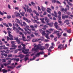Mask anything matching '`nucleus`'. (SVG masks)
I'll list each match as a JSON object with an SVG mask.
<instances>
[{"label":"nucleus","mask_w":73,"mask_h":73,"mask_svg":"<svg viewBox=\"0 0 73 73\" xmlns=\"http://www.w3.org/2000/svg\"><path fill=\"white\" fill-rule=\"evenodd\" d=\"M54 26L56 29L61 31V33H59L60 32L59 31H55L54 32V33L56 34V36H58V38H59L61 36H62V34L63 33V31H62V29H60V27L58 26V23L57 22H55Z\"/></svg>","instance_id":"obj_1"},{"label":"nucleus","mask_w":73,"mask_h":73,"mask_svg":"<svg viewBox=\"0 0 73 73\" xmlns=\"http://www.w3.org/2000/svg\"><path fill=\"white\" fill-rule=\"evenodd\" d=\"M21 45L23 46V48H22V52H23L25 54H27L28 53V52H26L25 51H28L29 50V49H25V45L23 44V43L21 44Z\"/></svg>","instance_id":"obj_2"},{"label":"nucleus","mask_w":73,"mask_h":73,"mask_svg":"<svg viewBox=\"0 0 73 73\" xmlns=\"http://www.w3.org/2000/svg\"><path fill=\"white\" fill-rule=\"evenodd\" d=\"M37 46H38V48L39 49V50H43L44 49H46L44 46L41 45V44H38Z\"/></svg>","instance_id":"obj_3"},{"label":"nucleus","mask_w":73,"mask_h":73,"mask_svg":"<svg viewBox=\"0 0 73 73\" xmlns=\"http://www.w3.org/2000/svg\"><path fill=\"white\" fill-rule=\"evenodd\" d=\"M25 7L27 8V11L28 12H29V13H31L32 12V9H31V8H30L29 9V7L28 5H25Z\"/></svg>","instance_id":"obj_4"},{"label":"nucleus","mask_w":73,"mask_h":73,"mask_svg":"<svg viewBox=\"0 0 73 73\" xmlns=\"http://www.w3.org/2000/svg\"><path fill=\"white\" fill-rule=\"evenodd\" d=\"M44 54V52L42 51H41L38 53L37 54H36V56L38 57L40 56V55H42Z\"/></svg>","instance_id":"obj_5"},{"label":"nucleus","mask_w":73,"mask_h":73,"mask_svg":"<svg viewBox=\"0 0 73 73\" xmlns=\"http://www.w3.org/2000/svg\"><path fill=\"white\" fill-rule=\"evenodd\" d=\"M15 40H16V42L18 44H20L21 43H22V42H21L20 40L19 39H18V37H17V38H15Z\"/></svg>","instance_id":"obj_6"},{"label":"nucleus","mask_w":73,"mask_h":73,"mask_svg":"<svg viewBox=\"0 0 73 73\" xmlns=\"http://www.w3.org/2000/svg\"><path fill=\"white\" fill-rule=\"evenodd\" d=\"M39 31H40L41 33L42 34V36H44L46 35V33H45V31H43L40 29H39Z\"/></svg>","instance_id":"obj_7"},{"label":"nucleus","mask_w":73,"mask_h":73,"mask_svg":"<svg viewBox=\"0 0 73 73\" xmlns=\"http://www.w3.org/2000/svg\"><path fill=\"white\" fill-rule=\"evenodd\" d=\"M69 9H70L69 6V5H66V8H65V9H64V11L65 12H66L67 11V10H69Z\"/></svg>","instance_id":"obj_8"},{"label":"nucleus","mask_w":73,"mask_h":73,"mask_svg":"<svg viewBox=\"0 0 73 73\" xmlns=\"http://www.w3.org/2000/svg\"><path fill=\"white\" fill-rule=\"evenodd\" d=\"M9 37L8 36H7V40L8 41L9 40H13V36H9Z\"/></svg>","instance_id":"obj_9"},{"label":"nucleus","mask_w":73,"mask_h":73,"mask_svg":"<svg viewBox=\"0 0 73 73\" xmlns=\"http://www.w3.org/2000/svg\"><path fill=\"white\" fill-rule=\"evenodd\" d=\"M64 47V44H63L62 45V44H60L58 46V48H59L60 50L62 49V48Z\"/></svg>","instance_id":"obj_10"},{"label":"nucleus","mask_w":73,"mask_h":73,"mask_svg":"<svg viewBox=\"0 0 73 73\" xmlns=\"http://www.w3.org/2000/svg\"><path fill=\"white\" fill-rule=\"evenodd\" d=\"M10 51V50H7V51H6L4 50L3 51L1 50L0 51V52H2V53H3L4 52H5V53H6L8 54L9 53Z\"/></svg>","instance_id":"obj_11"},{"label":"nucleus","mask_w":73,"mask_h":73,"mask_svg":"<svg viewBox=\"0 0 73 73\" xmlns=\"http://www.w3.org/2000/svg\"><path fill=\"white\" fill-rule=\"evenodd\" d=\"M23 20H24L25 21H26V22H28V23H29L31 22V21H30L28 20V19L27 18H26L25 17H23Z\"/></svg>","instance_id":"obj_12"},{"label":"nucleus","mask_w":73,"mask_h":73,"mask_svg":"<svg viewBox=\"0 0 73 73\" xmlns=\"http://www.w3.org/2000/svg\"><path fill=\"white\" fill-rule=\"evenodd\" d=\"M46 24L48 25L50 27H52L54 25V23H47Z\"/></svg>","instance_id":"obj_13"},{"label":"nucleus","mask_w":73,"mask_h":73,"mask_svg":"<svg viewBox=\"0 0 73 73\" xmlns=\"http://www.w3.org/2000/svg\"><path fill=\"white\" fill-rule=\"evenodd\" d=\"M31 21H33V22L34 23H35L36 22V23H37V24L40 23V22H37V20H36L35 19L34 20H34L33 19H31Z\"/></svg>","instance_id":"obj_14"},{"label":"nucleus","mask_w":73,"mask_h":73,"mask_svg":"<svg viewBox=\"0 0 73 73\" xmlns=\"http://www.w3.org/2000/svg\"><path fill=\"white\" fill-rule=\"evenodd\" d=\"M14 48H10V49L11 50H13V49H15L16 48V47H17V46H15V44H13L12 46Z\"/></svg>","instance_id":"obj_15"},{"label":"nucleus","mask_w":73,"mask_h":73,"mask_svg":"<svg viewBox=\"0 0 73 73\" xmlns=\"http://www.w3.org/2000/svg\"><path fill=\"white\" fill-rule=\"evenodd\" d=\"M33 12H34V13L35 14H36V16H37V17H38L39 16V14L38 13H37V12L36 11L34 10L33 11Z\"/></svg>","instance_id":"obj_16"},{"label":"nucleus","mask_w":73,"mask_h":73,"mask_svg":"<svg viewBox=\"0 0 73 73\" xmlns=\"http://www.w3.org/2000/svg\"><path fill=\"white\" fill-rule=\"evenodd\" d=\"M49 45L48 44H45L44 46V48L46 49H47L49 48Z\"/></svg>","instance_id":"obj_17"},{"label":"nucleus","mask_w":73,"mask_h":73,"mask_svg":"<svg viewBox=\"0 0 73 73\" xmlns=\"http://www.w3.org/2000/svg\"><path fill=\"white\" fill-rule=\"evenodd\" d=\"M37 50H39V49L38 48V47L37 46V47L36 48H32V50L33 51H34L35 52H36L37 51Z\"/></svg>","instance_id":"obj_18"},{"label":"nucleus","mask_w":73,"mask_h":73,"mask_svg":"<svg viewBox=\"0 0 73 73\" xmlns=\"http://www.w3.org/2000/svg\"><path fill=\"white\" fill-rule=\"evenodd\" d=\"M23 24H22V23L21 22L20 23H19V24L21 25V26H23L24 25H27V24L25 22H23Z\"/></svg>","instance_id":"obj_19"},{"label":"nucleus","mask_w":73,"mask_h":73,"mask_svg":"<svg viewBox=\"0 0 73 73\" xmlns=\"http://www.w3.org/2000/svg\"><path fill=\"white\" fill-rule=\"evenodd\" d=\"M19 34L20 35H22V38H25V37L24 36V34H23L22 32L21 33V32H20L19 33Z\"/></svg>","instance_id":"obj_20"},{"label":"nucleus","mask_w":73,"mask_h":73,"mask_svg":"<svg viewBox=\"0 0 73 73\" xmlns=\"http://www.w3.org/2000/svg\"><path fill=\"white\" fill-rule=\"evenodd\" d=\"M48 26H46V25H44L42 28V29L43 30H46V28H47Z\"/></svg>","instance_id":"obj_21"},{"label":"nucleus","mask_w":73,"mask_h":73,"mask_svg":"<svg viewBox=\"0 0 73 73\" xmlns=\"http://www.w3.org/2000/svg\"><path fill=\"white\" fill-rule=\"evenodd\" d=\"M69 21L68 20H66L64 21V23H66V24L67 25H69L70 23L69 22Z\"/></svg>","instance_id":"obj_22"},{"label":"nucleus","mask_w":73,"mask_h":73,"mask_svg":"<svg viewBox=\"0 0 73 73\" xmlns=\"http://www.w3.org/2000/svg\"><path fill=\"white\" fill-rule=\"evenodd\" d=\"M24 56V55H22L21 54H20V55H19L18 57H19L20 58H23Z\"/></svg>","instance_id":"obj_23"},{"label":"nucleus","mask_w":73,"mask_h":73,"mask_svg":"<svg viewBox=\"0 0 73 73\" xmlns=\"http://www.w3.org/2000/svg\"><path fill=\"white\" fill-rule=\"evenodd\" d=\"M1 54L2 56H4L5 57H7L8 56L7 54H4L3 53H1Z\"/></svg>","instance_id":"obj_24"},{"label":"nucleus","mask_w":73,"mask_h":73,"mask_svg":"<svg viewBox=\"0 0 73 73\" xmlns=\"http://www.w3.org/2000/svg\"><path fill=\"white\" fill-rule=\"evenodd\" d=\"M38 10L40 11V12H39V13L41 14L42 13V12L41 11V9L38 6Z\"/></svg>","instance_id":"obj_25"},{"label":"nucleus","mask_w":73,"mask_h":73,"mask_svg":"<svg viewBox=\"0 0 73 73\" xmlns=\"http://www.w3.org/2000/svg\"><path fill=\"white\" fill-rule=\"evenodd\" d=\"M3 73H6L7 72V70H5V69L2 70Z\"/></svg>","instance_id":"obj_26"},{"label":"nucleus","mask_w":73,"mask_h":73,"mask_svg":"<svg viewBox=\"0 0 73 73\" xmlns=\"http://www.w3.org/2000/svg\"><path fill=\"white\" fill-rule=\"evenodd\" d=\"M26 28H27V29L29 31H30V32H31V29H29V26H28V25H27L26 26Z\"/></svg>","instance_id":"obj_27"},{"label":"nucleus","mask_w":73,"mask_h":73,"mask_svg":"<svg viewBox=\"0 0 73 73\" xmlns=\"http://www.w3.org/2000/svg\"><path fill=\"white\" fill-rule=\"evenodd\" d=\"M49 33H47L45 35V37L47 38V39H50L49 36H48V35H49Z\"/></svg>","instance_id":"obj_28"},{"label":"nucleus","mask_w":73,"mask_h":73,"mask_svg":"<svg viewBox=\"0 0 73 73\" xmlns=\"http://www.w3.org/2000/svg\"><path fill=\"white\" fill-rule=\"evenodd\" d=\"M67 32L68 33H71V30L69 29L68 30H67Z\"/></svg>","instance_id":"obj_29"},{"label":"nucleus","mask_w":73,"mask_h":73,"mask_svg":"<svg viewBox=\"0 0 73 73\" xmlns=\"http://www.w3.org/2000/svg\"><path fill=\"white\" fill-rule=\"evenodd\" d=\"M40 20L42 22V23H44L45 22L44 21V18H40Z\"/></svg>","instance_id":"obj_30"},{"label":"nucleus","mask_w":73,"mask_h":73,"mask_svg":"<svg viewBox=\"0 0 73 73\" xmlns=\"http://www.w3.org/2000/svg\"><path fill=\"white\" fill-rule=\"evenodd\" d=\"M16 16L17 17L19 16L20 18H21V17H22L21 16H20V13H17V15H16Z\"/></svg>","instance_id":"obj_31"},{"label":"nucleus","mask_w":73,"mask_h":73,"mask_svg":"<svg viewBox=\"0 0 73 73\" xmlns=\"http://www.w3.org/2000/svg\"><path fill=\"white\" fill-rule=\"evenodd\" d=\"M54 14H55L54 17H58L57 13H56V12L55 11H54Z\"/></svg>","instance_id":"obj_32"},{"label":"nucleus","mask_w":73,"mask_h":73,"mask_svg":"<svg viewBox=\"0 0 73 73\" xmlns=\"http://www.w3.org/2000/svg\"><path fill=\"white\" fill-rule=\"evenodd\" d=\"M8 34H9V36H12L11 34H10V33H11V32H10V31H8Z\"/></svg>","instance_id":"obj_33"},{"label":"nucleus","mask_w":73,"mask_h":73,"mask_svg":"<svg viewBox=\"0 0 73 73\" xmlns=\"http://www.w3.org/2000/svg\"><path fill=\"white\" fill-rule=\"evenodd\" d=\"M48 16L49 17V18L51 20L52 19V17H51V15H50V14H48Z\"/></svg>","instance_id":"obj_34"},{"label":"nucleus","mask_w":73,"mask_h":73,"mask_svg":"<svg viewBox=\"0 0 73 73\" xmlns=\"http://www.w3.org/2000/svg\"><path fill=\"white\" fill-rule=\"evenodd\" d=\"M35 58H36V57L35 56H34V57L32 59H30V61H32V60H35Z\"/></svg>","instance_id":"obj_35"},{"label":"nucleus","mask_w":73,"mask_h":73,"mask_svg":"<svg viewBox=\"0 0 73 73\" xmlns=\"http://www.w3.org/2000/svg\"><path fill=\"white\" fill-rule=\"evenodd\" d=\"M29 58V57H25L24 58V60L25 62H26V61H27Z\"/></svg>","instance_id":"obj_36"},{"label":"nucleus","mask_w":73,"mask_h":73,"mask_svg":"<svg viewBox=\"0 0 73 73\" xmlns=\"http://www.w3.org/2000/svg\"><path fill=\"white\" fill-rule=\"evenodd\" d=\"M67 3H68V5H69L70 6H72L73 5L71 3H70L69 2H68Z\"/></svg>","instance_id":"obj_37"},{"label":"nucleus","mask_w":73,"mask_h":73,"mask_svg":"<svg viewBox=\"0 0 73 73\" xmlns=\"http://www.w3.org/2000/svg\"><path fill=\"white\" fill-rule=\"evenodd\" d=\"M19 58H15V59H14V61H16L17 62H18L19 61Z\"/></svg>","instance_id":"obj_38"},{"label":"nucleus","mask_w":73,"mask_h":73,"mask_svg":"<svg viewBox=\"0 0 73 73\" xmlns=\"http://www.w3.org/2000/svg\"><path fill=\"white\" fill-rule=\"evenodd\" d=\"M58 20H61V15H59L58 16Z\"/></svg>","instance_id":"obj_39"},{"label":"nucleus","mask_w":73,"mask_h":73,"mask_svg":"<svg viewBox=\"0 0 73 73\" xmlns=\"http://www.w3.org/2000/svg\"><path fill=\"white\" fill-rule=\"evenodd\" d=\"M32 41L33 42H36V41H37V39H33L32 40Z\"/></svg>","instance_id":"obj_40"},{"label":"nucleus","mask_w":73,"mask_h":73,"mask_svg":"<svg viewBox=\"0 0 73 73\" xmlns=\"http://www.w3.org/2000/svg\"><path fill=\"white\" fill-rule=\"evenodd\" d=\"M22 66V65H19L18 66H17L16 67V69H18L21 67Z\"/></svg>","instance_id":"obj_41"},{"label":"nucleus","mask_w":73,"mask_h":73,"mask_svg":"<svg viewBox=\"0 0 73 73\" xmlns=\"http://www.w3.org/2000/svg\"><path fill=\"white\" fill-rule=\"evenodd\" d=\"M17 22V23H19V24H20V23H21V22L20 21L18 20V19H16Z\"/></svg>","instance_id":"obj_42"},{"label":"nucleus","mask_w":73,"mask_h":73,"mask_svg":"<svg viewBox=\"0 0 73 73\" xmlns=\"http://www.w3.org/2000/svg\"><path fill=\"white\" fill-rule=\"evenodd\" d=\"M41 9L42 11H44L45 10V8L42 7Z\"/></svg>","instance_id":"obj_43"},{"label":"nucleus","mask_w":73,"mask_h":73,"mask_svg":"<svg viewBox=\"0 0 73 73\" xmlns=\"http://www.w3.org/2000/svg\"><path fill=\"white\" fill-rule=\"evenodd\" d=\"M31 3L33 6H35V3H34L33 2H31Z\"/></svg>","instance_id":"obj_44"},{"label":"nucleus","mask_w":73,"mask_h":73,"mask_svg":"<svg viewBox=\"0 0 73 73\" xmlns=\"http://www.w3.org/2000/svg\"><path fill=\"white\" fill-rule=\"evenodd\" d=\"M24 39H25V38H23V41H28L29 40H29V39L28 40H25Z\"/></svg>","instance_id":"obj_45"},{"label":"nucleus","mask_w":73,"mask_h":73,"mask_svg":"<svg viewBox=\"0 0 73 73\" xmlns=\"http://www.w3.org/2000/svg\"><path fill=\"white\" fill-rule=\"evenodd\" d=\"M13 29L14 31H16V30H17V29H16L15 27H13Z\"/></svg>","instance_id":"obj_46"},{"label":"nucleus","mask_w":73,"mask_h":73,"mask_svg":"<svg viewBox=\"0 0 73 73\" xmlns=\"http://www.w3.org/2000/svg\"><path fill=\"white\" fill-rule=\"evenodd\" d=\"M12 56H13V55L11 54H9L8 56V57H12Z\"/></svg>","instance_id":"obj_47"},{"label":"nucleus","mask_w":73,"mask_h":73,"mask_svg":"<svg viewBox=\"0 0 73 73\" xmlns=\"http://www.w3.org/2000/svg\"><path fill=\"white\" fill-rule=\"evenodd\" d=\"M3 49L4 50L8 49V48L4 46L3 47Z\"/></svg>","instance_id":"obj_48"},{"label":"nucleus","mask_w":73,"mask_h":73,"mask_svg":"<svg viewBox=\"0 0 73 73\" xmlns=\"http://www.w3.org/2000/svg\"><path fill=\"white\" fill-rule=\"evenodd\" d=\"M52 3H55L56 2V0H52Z\"/></svg>","instance_id":"obj_49"},{"label":"nucleus","mask_w":73,"mask_h":73,"mask_svg":"<svg viewBox=\"0 0 73 73\" xmlns=\"http://www.w3.org/2000/svg\"><path fill=\"white\" fill-rule=\"evenodd\" d=\"M2 60H3V61H2L3 62H5L6 61L5 59H3Z\"/></svg>","instance_id":"obj_50"},{"label":"nucleus","mask_w":73,"mask_h":73,"mask_svg":"<svg viewBox=\"0 0 73 73\" xmlns=\"http://www.w3.org/2000/svg\"><path fill=\"white\" fill-rule=\"evenodd\" d=\"M50 37L53 38L54 37V36L52 35H50Z\"/></svg>","instance_id":"obj_51"},{"label":"nucleus","mask_w":73,"mask_h":73,"mask_svg":"<svg viewBox=\"0 0 73 73\" xmlns=\"http://www.w3.org/2000/svg\"><path fill=\"white\" fill-rule=\"evenodd\" d=\"M0 14L1 15H3L4 13H2L1 11H0Z\"/></svg>","instance_id":"obj_52"},{"label":"nucleus","mask_w":73,"mask_h":73,"mask_svg":"<svg viewBox=\"0 0 73 73\" xmlns=\"http://www.w3.org/2000/svg\"><path fill=\"white\" fill-rule=\"evenodd\" d=\"M9 62L7 64H10L11 63V60H9L8 61Z\"/></svg>","instance_id":"obj_53"},{"label":"nucleus","mask_w":73,"mask_h":73,"mask_svg":"<svg viewBox=\"0 0 73 73\" xmlns=\"http://www.w3.org/2000/svg\"><path fill=\"white\" fill-rule=\"evenodd\" d=\"M3 65H4V66H7V65H8L9 64H6V63H4L3 64Z\"/></svg>","instance_id":"obj_54"},{"label":"nucleus","mask_w":73,"mask_h":73,"mask_svg":"<svg viewBox=\"0 0 73 73\" xmlns=\"http://www.w3.org/2000/svg\"><path fill=\"white\" fill-rule=\"evenodd\" d=\"M8 24L9 25V26H10V27H11L12 26V25L11 23H9Z\"/></svg>","instance_id":"obj_55"},{"label":"nucleus","mask_w":73,"mask_h":73,"mask_svg":"<svg viewBox=\"0 0 73 73\" xmlns=\"http://www.w3.org/2000/svg\"><path fill=\"white\" fill-rule=\"evenodd\" d=\"M44 20L45 21L48 20V18L47 17H45L44 18Z\"/></svg>","instance_id":"obj_56"},{"label":"nucleus","mask_w":73,"mask_h":73,"mask_svg":"<svg viewBox=\"0 0 73 73\" xmlns=\"http://www.w3.org/2000/svg\"><path fill=\"white\" fill-rule=\"evenodd\" d=\"M50 20L49 19H48V20H46V22L47 23H49V22H50Z\"/></svg>","instance_id":"obj_57"},{"label":"nucleus","mask_w":73,"mask_h":73,"mask_svg":"<svg viewBox=\"0 0 73 73\" xmlns=\"http://www.w3.org/2000/svg\"><path fill=\"white\" fill-rule=\"evenodd\" d=\"M58 22H59V23L60 24H61L62 23V22L60 21V20H59L58 21Z\"/></svg>","instance_id":"obj_58"},{"label":"nucleus","mask_w":73,"mask_h":73,"mask_svg":"<svg viewBox=\"0 0 73 73\" xmlns=\"http://www.w3.org/2000/svg\"><path fill=\"white\" fill-rule=\"evenodd\" d=\"M69 16L68 15H65V16L64 17L66 18H68Z\"/></svg>","instance_id":"obj_59"},{"label":"nucleus","mask_w":73,"mask_h":73,"mask_svg":"<svg viewBox=\"0 0 73 73\" xmlns=\"http://www.w3.org/2000/svg\"><path fill=\"white\" fill-rule=\"evenodd\" d=\"M11 17L10 16H7V18L8 19H10Z\"/></svg>","instance_id":"obj_60"},{"label":"nucleus","mask_w":73,"mask_h":73,"mask_svg":"<svg viewBox=\"0 0 73 73\" xmlns=\"http://www.w3.org/2000/svg\"><path fill=\"white\" fill-rule=\"evenodd\" d=\"M56 3H58V4H60V3L59 2V1H56Z\"/></svg>","instance_id":"obj_61"},{"label":"nucleus","mask_w":73,"mask_h":73,"mask_svg":"<svg viewBox=\"0 0 73 73\" xmlns=\"http://www.w3.org/2000/svg\"><path fill=\"white\" fill-rule=\"evenodd\" d=\"M47 12H48V13H49L50 14L51 13V12L49 10H47Z\"/></svg>","instance_id":"obj_62"},{"label":"nucleus","mask_w":73,"mask_h":73,"mask_svg":"<svg viewBox=\"0 0 73 73\" xmlns=\"http://www.w3.org/2000/svg\"><path fill=\"white\" fill-rule=\"evenodd\" d=\"M15 25L17 27H19V25H18V24L17 23H15Z\"/></svg>","instance_id":"obj_63"},{"label":"nucleus","mask_w":73,"mask_h":73,"mask_svg":"<svg viewBox=\"0 0 73 73\" xmlns=\"http://www.w3.org/2000/svg\"><path fill=\"white\" fill-rule=\"evenodd\" d=\"M48 52H51V49L50 48H49V49H48Z\"/></svg>","instance_id":"obj_64"}]
</instances>
